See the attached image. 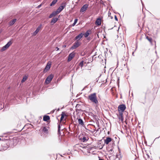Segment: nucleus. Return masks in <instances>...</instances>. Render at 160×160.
Returning <instances> with one entry per match:
<instances>
[{
	"instance_id": "9b49d317",
	"label": "nucleus",
	"mask_w": 160,
	"mask_h": 160,
	"mask_svg": "<svg viewBox=\"0 0 160 160\" xmlns=\"http://www.w3.org/2000/svg\"><path fill=\"white\" fill-rule=\"evenodd\" d=\"M49 127H47V128L45 127H44L42 128H41V130H42L43 132L46 133H48V128Z\"/></svg>"
},
{
	"instance_id": "473e14b6",
	"label": "nucleus",
	"mask_w": 160,
	"mask_h": 160,
	"mask_svg": "<svg viewBox=\"0 0 160 160\" xmlns=\"http://www.w3.org/2000/svg\"><path fill=\"white\" fill-rule=\"evenodd\" d=\"M99 160H104L103 159H99Z\"/></svg>"
},
{
	"instance_id": "c756f323",
	"label": "nucleus",
	"mask_w": 160,
	"mask_h": 160,
	"mask_svg": "<svg viewBox=\"0 0 160 160\" xmlns=\"http://www.w3.org/2000/svg\"><path fill=\"white\" fill-rule=\"evenodd\" d=\"M115 19L117 21L118 20V18H117V17L116 15L115 16Z\"/></svg>"
},
{
	"instance_id": "6ab92c4d",
	"label": "nucleus",
	"mask_w": 160,
	"mask_h": 160,
	"mask_svg": "<svg viewBox=\"0 0 160 160\" xmlns=\"http://www.w3.org/2000/svg\"><path fill=\"white\" fill-rule=\"evenodd\" d=\"M118 118L120 120H121L122 121H123V112H119V117Z\"/></svg>"
},
{
	"instance_id": "2f4dec72",
	"label": "nucleus",
	"mask_w": 160,
	"mask_h": 160,
	"mask_svg": "<svg viewBox=\"0 0 160 160\" xmlns=\"http://www.w3.org/2000/svg\"><path fill=\"white\" fill-rule=\"evenodd\" d=\"M56 49L57 51H58L59 50V48H58V47H56Z\"/></svg>"
},
{
	"instance_id": "72a5a7b5",
	"label": "nucleus",
	"mask_w": 160,
	"mask_h": 160,
	"mask_svg": "<svg viewBox=\"0 0 160 160\" xmlns=\"http://www.w3.org/2000/svg\"><path fill=\"white\" fill-rule=\"evenodd\" d=\"M110 151H112V149H111L110 150Z\"/></svg>"
},
{
	"instance_id": "b1692460",
	"label": "nucleus",
	"mask_w": 160,
	"mask_h": 160,
	"mask_svg": "<svg viewBox=\"0 0 160 160\" xmlns=\"http://www.w3.org/2000/svg\"><path fill=\"white\" fill-rule=\"evenodd\" d=\"M146 38L149 41V42L151 43H152V39L151 38L149 37L148 36H147Z\"/></svg>"
},
{
	"instance_id": "f8f14e48",
	"label": "nucleus",
	"mask_w": 160,
	"mask_h": 160,
	"mask_svg": "<svg viewBox=\"0 0 160 160\" xmlns=\"http://www.w3.org/2000/svg\"><path fill=\"white\" fill-rule=\"evenodd\" d=\"M112 140V139L110 137H107L106 139H104V143L107 145L111 142Z\"/></svg>"
},
{
	"instance_id": "cd10ccee",
	"label": "nucleus",
	"mask_w": 160,
	"mask_h": 160,
	"mask_svg": "<svg viewBox=\"0 0 160 160\" xmlns=\"http://www.w3.org/2000/svg\"><path fill=\"white\" fill-rule=\"evenodd\" d=\"M78 20L77 19H75L74 20V22L72 24V26H74L76 24Z\"/></svg>"
},
{
	"instance_id": "5701e85b",
	"label": "nucleus",
	"mask_w": 160,
	"mask_h": 160,
	"mask_svg": "<svg viewBox=\"0 0 160 160\" xmlns=\"http://www.w3.org/2000/svg\"><path fill=\"white\" fill-rule=\"evenodd\" d=\"M61 115V116L60 118V120L62 121L64 118L65 116H66V114L62 112Z\"/></svg>"
},
{
	"instance_id": "f03ea898",
	"label": "nucleus",
	"mask_w": 160,
	"mask_h": 160,
	"mask_svg": "<svg viewBox=\"0 0 160 160\" xmlns=\"http://www.w3.org/2000/svg\"><path fill=\"white\" fill-rule=\"evenodd\" d=\"M79 139L82 142H85L87 141L89 139L88 136L86 134H81L79 136Z\"/></svg>"
},
{
	"instance_id": "ea45409f",
	"label": "nucleus",
	"mask_w": 160,
	"mask_h": 160,
	"mask_svg": "<svg viewBox=\"0 0 160 160\" xmlns=\"http://www.w3.org/2000/svg\"><path fill=\"white\" fill-rule=\"evenodd\" d=\"M68 157H69V158H70V156H69Z\"/></svg>"
},
{
	"instance_id": "4468645a",
	"label": "nucleus",
	"mask_w": 160,
	"mask_h": 160,
	"mask_svg": "<svg viewBox=\"0 0 160 160\" xmlns=\"http://www.w3.org/2000/svg\"><path fill=\"white\" fill-rule=\"evenodd\" d=\"M83 35V34L82 33H80L75 37V39L78 40H79L82 38Z\"/></svg>"
},
{
	"instance_id": "c9c22d12",
	"label": "nucleus",
	"mask_w": 160,
	"mask_h": 160,
	"mask_svg": "<svg viewBox=\"0 0 160 160\" xmlns=\"http://www.w3.org/2000/svg\"><path fill=\"white\" fill-rule=\"evenodd\" d=\"M59 108H58L57 110V111H59Z\"/></svg>"
},
{
	"instance_id": "423d86ee",
	"label": "nucleus",
	"mask_w": 160,
	"mask_h": 160,
	"mask_svg": "<svg viewBox=\"0 0 160 160\" xmlns=\"http://www.w3.org/2000/svg\"><path fill=\"white\" fill-rule=\"evenodd\" d=\"M12 44V42L11 41H9L8 42L6 45H5L2 48L1 50V51H3L7 49L8 48V47Z\"/></svg>"
},
{
	"instance_id": "ddd939ff",
	"label": "nucleus",
	"mask_w": 160,
	"mask_h": 160,
	"mask_svg": "<svg viewBox=\"0 0 160 160\" xmlns=\"http://www.w3.org/2000/svg\"><path fill=\"white\" fill-rule=\"evenodd\" d=\"M42 26V25L41 24L37 28L35 31H34L33 32V35H36L38 33V32H39L40 29H41Z\"/></svg>"
},
{
	"instance_id": "a19ab883",
	"label": "nucleus",
	"mask_w": 160,
	"mask_h": 160,
	"mask_svg": "<svg viewBox=\"0 0 160 160\" xmlns=\"http://www.w3.org/2000/svg\"><path fill=\"white\" fill-rule=\"evenodd\" d=\"M1 138H0V141L1 140Z\"/></svg>"
},
{
	"instance_id": "aec40b11",
	"label": "nucleus",
	"mask_w": 160,
	"mask_h": 160,
	"mask_svg": "<svg viewBox=\"0 0 160 160\" xmlns=\"http://www.w3.org/2000/svg\"><path fill=\"white\" fill-rule=\"evenodd\" d=\"M50 119V118L49 116L45 115L43 117V120L45 121H47Z\"/></svg>"
},
{
	"instance_id": "58836bf2",
	"label": "nucleus",
	"mask_w": 160,
	"mask_h": 160,
	"mask_svg": "<svg viewBox=\"0 0 160 160\" xmlns=\"http://www.w3.org/2000/svg\"><path fill=\"white\" fill-rule=\"evenodd\" d=\"M133 53H133H133H132V55H133Z\"/></svg>"
},
{
	"instance_id": "bb28decb",
	"label": "nucleus",
	"mask_w": 160,
	"mask_h": 160,
	"mask_svg": "<svg viewBox=\"0 0 160 160\" xmlns=\"http://www.w3.org/2000/svg\"><path fill=\"white\" fill-rule=\"evenodd\" d=\"M60 125H58V134H59V135H60Z\"/></svg>"
},
{
	"instance_id": "6e6552de",
	"label": "nucleus",
	"mask_w": 160,
	"mask_h": 160,
	"mask_svg": "<svg viewBox=\"0 0 160 160\" xmlns=\"http://www.w3.org/2000/svg\"><path fill=\"white\" fill-rule=\"evenodd\" d=\"M51 66V63L48 62L46 65L45 69H44L43 72H47L50 68Z\"/></svg>"
},
{
	"instance_id": "a878e982",
	"label": "nucleus",
	"mask_w": 160,
	"mask_h": 160,
	"mask_svg": "<svg viewBox=\"0 0 160 160\" xmlns=\"http://www.w3.org/2000/svg\"><path fill=\"white\" fill-rule=\"evenodd\" d=\"M89 33L88 32V31H87L84 34V37H85V38H87V37L89 35Z\"/></svg>"
},
{
	"instance_id": "7c9ffc66",
	"label": "nucleus",
	"mask_w": 160,
	"mask_h": 160,
	"mask_svg": "<svg viewBox=\"0 0 160 160\" xmlns=\"http://www.w3.org/2000/svg\"><path fill=\"white\" fill-rule=\"evenodd\" d=\"M42 5L41 4H40V5H38V7H37V8H40V7H41Z\"/></svg>"
},
{
	"instance_id": "e433bc0d",
	"label": "nucleus",
	"mask_w": 160,
	"mask_h": 160,
	"mask_svg": "<svg viewBox=\"0 0 160 160\" xmlns=\"http://www.w3.org/2000/svg\"><path fill=\"white\" fill-rule=\"evenodd\" d=\"M143 69H145V68H144V67H143Z\"/></svg>"
},
{
	"instance_id": "a211bd4d",
	"label": "nucleus",
	"mask_w": 160,
	"mask_h": 160,
	"mask_svg": "<svg viewBox=\"0 0 160 160\" xmlns=\"http://www.w3.org/2000/svg\"><path fill=\"white\" fill-rule=\"evenodd\" d=\"M58 14V13L56 11H54L49 15V18H51L53 16H55Z\"/></svg>"
},
{
	"instance_id": "9d476101",
	"label": "nucleus",
	"mask_w": 160,
	"mask_h": 160,
	"mask_svg": "<svg viewBox=\"0 0 160 160\" xmlns=\"http://www.w3.org/2000/svg\"><path fill=\"white\" fill-rule=\"evenodd\" d=\"M80 45V44L79 42L77 41L75 42L72 46L71 48L72 49H74L77 48Z\"/></svg>"
},
{
	"instance_id": "f3484780",
	"label": "nucleus",
	"mask_w": 160,
	"mask_h": 160,
	"mask_svg": "<svg viewBox=\"0 0 160 160\" xmlns=\"http://www.w3.org/2000/svg\"><path fill=\"white\" fill-rule=\"evenodd\" d=\"M77 119L78 123L81 126H83L84 123L82 120L81 118H77Z\"/></svg>"
},
{
	"instance_id": "0eeeda50",
	"label": "nucleus",
	"mask_w": 160,
	"mask_h": 160,
	"mask_svg": "<svg viewBox=\"0 0 160 160\" xmlns=\"http://www.w3.org/2000/svg\"><path fill=\"white\" fill-rule=\"evenodd\" d=\"M89 5L88 4L84 5L81 8L80 12H84L88 9Z\"/></svg>"
},
{
	"instance_id": "1a4fd4ad",
	"label": "nucleus",
	"mask_w": 160,
	"mask_h": 160,
	"mask_svg": "<svg viewBox=\"0 0 160 160\" xmlns=\"http://www.w3.org/2000/svg\"><path fill=\"white\" fill-rule=\"evenodd\" d=\"M75 53L73 52L69 54L68 56V62L70 61L75 56Z\"/></svg>"
},
{
	"instance_id": "f257e3e1",
	"label": "nucleus",
	"mask_w": 160,
	"mask_h": 160,
	"mask_svg": "<svg viewBox=\"0 0 160 160\" xmlns=\"http://www.w3.org/2000/svg\"><path fill=\"white\" fill-rule=\"evenodd\" d=\"M88 99L90 102L93 104L98 105L99 102L96 93H93L89 94L88 97Z\"/></svg>"
},
{
	"instance_id": "dca6fc26",
	"label": "nucleus",
	"mask_w": 160,
	"mask_h": 160,
	"mask_svg": "<svg viewBox=\"0 0 160 160\" xmlns=\"http://www.w3.org/2000/svg\"><path fill=\"white\" fill-rule=\"evenodd\" d=\"M17 19L16 18L14 19L13 20L10 21L8 23V24L10 26H12L16 22Z\"/></svg>"
},
{
	"instance_id": "c85d7f7f",
	"label": "nucleus",
	"mask_w": 160,
	"mask_h": 160,
	"mask_svg": "<svg viewBox=\"0 0 160 160\" xmlns=\"http://www.w3.org/2000/svg\"><path fill=\"white\" fill-rule=\"evenodd\" d=\"M83 62L84 61H82L80 62L79 63V66L81 67L82 68V67L83 66Z\"/></svg>"
},
{
	"instance_id": "f704fd0d",
	"label": "nucleus",
	"mask_w": 160,
	"mask_h": 160,
	"mask_svg": "<svg viewBox=\"0 0 160 160\" xmlns=\"http://www.w3.org/2000/svg\"><path fill=\"white\" fill-rule=\"evenodd\" d=\"M2 32V30H0V33Z\"/></svg>"
},
{
	"instance_id": "4c0bfd02",
	"label": "nucleus",
	"mask_w": 160,
	"mask_h": 160,
	"mask_svg": "<svg viewBox=\"0 0 160 160\" xmlns=\"http://www.w3.org/2000/svg\"><path fill=\"white\" fill-rule=\"evenodd\" d=\"M66 45H65V46H64V47H66Z\"/></svg>"
},
{
	"instance_id": "412c9836",
	"label": "nucleus",
	"mask_w": 160,
	"mask_h": 160,
	"mask_svg": "<svg viewBox=\"0 0 160 160\" xmlns=\"http://www.w3.org/2000/svg\"><path fill=\"white\" fill-rule=\"evenodd\" d=\"M58 20V19L57 18H53L52 19V20L51 22V24L57 22V21Z\"/></svg>"
},
{
	"instance_id": "39448f33",
	"label": "nucleus",
	"mask_w": 160,
	"mask_h": 160,
	"mask_svg": "<svg viewBox=\"0 0 160 160\" xmlns=\"http://www.w3.org/2000/svg\"><path fill=\"white\" fill-rule=\"evenodd\" d=\"M126 107L125 105L122 104L119 105L118 108L119 112H123L126 109Z\"/></svg>"
},
{
	"instance_id": "4be33fe9",
	"label": "nucleus",
	"mask_w": 160,
	"mask_h": 160,
	"mask_svg": "<svg viewBox=\"0 0 160 160\" xmlns=\"http://www.w3.org/2000/svg\"><path fill=\"white\" fill-rule=\"evenodd\" d=\"M58 0H53L52 2L50 3V6H52L55 4L57 2Z\"/></svg>"
},
{
	"instance_id": "393cba45",
	"label": "nucleus",
	"mask_w": 160,
	"mask_h": 160,
	"mask_svg": "<svg viewBox=\"0 0 160 160\" xmlns=\"http://www.w3.org/2000/svg\"><path fill=\"white\" fill-rule=\"evenodd\" d=\"M27 77L26 76H24V77L23 78V79H22V80L21 81V82H24L27 80Z\"/></svg>"
},
{
	"instance_id": "7ed1b4c3",
	"label": "nucleus",
	"mask_w": 160,
	"mask_h": 160,
	"mask_svg": "<svg viewBox=\"0 0 160 160\" xmlns=\"http://www.w3.org/2000/svg\"><path fill=\"white\" fill-rule=\"evenodd\" d=\"M66 4L65 2H62L60 6L57 10L56 11L58 13H59L66 7Z\"/></svg>"
},
{
	"instance_id": "20e7f679",
	"label": "nucleus",
	"mask_w": 160,
	"mask_h": 160,
	"mask_svg": "<svg viewBox=\"0 0 160 160\" xmlns=\"http://www.w3.org/2000/svg\"><path fill=\"white\" fill-rule=\"evenodd\" d=\"M54 77V75L52 74H51L48 76L46 78L45 81V82L47 84H49L50 83L52 79Z\"/></svg>"
},
{
	"instance_id": "2eb2a0df",
	"label": "nucleus",
	"mask_w": 160,
	"mask_h": 160,
	"mask_svg": "<svg viewBox=\"0 0 160 160\" xmlns=\"http://www.w3.org/2000/svg\"><path fill=\"white\" fill-rule=\"evenodd\" d=\"M101 19L100 18H98L97 19L95 24L97 26H100L101 25Z\"/></svg>"
}]
</instances>
